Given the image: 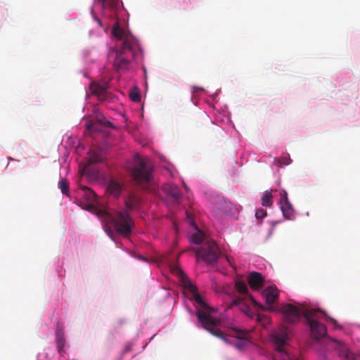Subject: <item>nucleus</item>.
Here are the masks:
<instances>
[{"mask_svg": "<svg viewBox=\"0 0 360 360\" xmlns=\"http://www.w3.org/2000/svg\"><path fill=\"white\" fill-rule=\"evenodd\" d=\"M82 190L86 201V210L94 212L105 223V231L108 236L110 237L113 236V231L110 226L113 227L115 231L120 235L128 236L131 233L134 222L127 211L111 213L106 209L98 208L96 193L88 187H83Z\"/></svg>", "mask_w": 360, "mask_h": 360, "instance_id": "obj_1", "label": "nucleus"}, {"mask_svg": "<svg viewBox=\"0 0 360 360\" xmlns=\"http://www.w3.org/2000/svg\"><path fill=\"white\" fill-rule=\"evenodd\" d=\"M171 271L179 277L182 286L191 292V299L197 304L196 316L202 326L213 335L227 342L226 337L218 328V325L220 323L219 320L213 316L215 312L214 309L205 302L202 297L198 293L196 285L190 281L179 266H172Z\"/></svg>", "mask_w": 360, "mask_h": 360, "instance_id": "obj_2", "label": "nucleus"}, {"mask_svg": "<svg viewBox=\"0 0 360 360\" xmlns=\"http://www.w3.org/2000/svg\"><path fill=\"white\" fill-rule=\"evenodd\" d=\"M112 34L117 40L122 41L121 46L115 51L114 68L118 72L127 71L131 60L140 51L139 41L129 31L121 27L118 20L112 27Z\"/></svg>", "mask_w": 360, "mask_h": 360, "instance_id": "obj_3", "label": "nucleus"}, {"mask_svg": "<svg viewBox=\"0 0 360 360\" xmlns=\"http://www.w3.org/2000/svg\"><path fill=\"white\" fill-rule=\"evenodd\" d=\"M304 316L310 326L311 334L313 338L319 340L324 337L327 333L326 326L319 323V320L324 318L326 321L331 323L335 328H339L338 321L327 316L326 314L319 309H307L303 311Z\"/></svg>", "mask_w": 360, "mask_h": 360, "instance_id": "obj_4", "label": "nucleus"}, {"mask_svg": "<svg viewBox=\"0 0 360 360\" xmlns=\"http://www.w3.org/2000/svg\"><path fill=\"white\" fill-rule=\"evenodd\" d=\"M153 170V165L148 159L138 155L134 156L131 174L138 184L144 186L150 183L152 179Z\"/></svg>", "mask_w": 360, "mask_h": 360, "instance_id": "obj_5", "label": "nucleus"}, {"mask_svg": "<svg viewBox=\"0 0 360 360\" xmlns=\"http://www.w3.org/2000/svg\"><path fill=\"white\" fill-rule=\"evenodd\" d=\"M195 253L198 259L201 258L205 263L212 264L217 262L219 250L214 240H207L195 250Z\"/></svg>", "mask_w": 360, "mask_h": 360, "instance_id": "obj_6", "label": "nucleus"}, {"mask_svg": "<svg viewBox=\"0 0 360 360\" xmlns=\"http://www.w3.org/2000/svg\"><path fill=\"white\" fill-rule=\"evenodd\" d=\"M297 307L292 304H283L278 310L283 315V319L286 323H295L300 321L301 315L304 316V309H309L304 305Z\"/></svg>", "mask_w": 360, "mask_h": 360, "instance_id": "obj_7", "label": "nucleus"}, {"mask_svg": "<svg viewBox=\"0 0 360 360\" xmlns=\"http://www.w3.org/2000/svg\"><path fill=\"white\" fill-rule=\"evenodd\" d=\"M328 349H335L338 355L345 360H360V354H354L352 353L342 342L335 340H331L328 342Z\"/></svg>", "mask_w": 360, "mask_h": 360, "instance_id": "obj_8", "label": "nucleus"}, {"mask_svg": "<svg viewBox=\"0 0 360 360\" xmlns=\"http://www.w3.org/2000/svg\"><path fill=\"white\" fill-rule=\"evenodd\" d=\"M233 336L236 338L233 342L235 347L238 350H243L251 343L250 340V332L247 330L233 328Z\"/></svg>", "mask_w": 360, "mask_h": 360, "instance_id": "obj_9", "label": "nucleus"}, {"mask_svg": "<svg viewBox=\"0 0 360 360\" xmlns=\"http://www.w3.org/2000/svg\"><path fill=\"white\" fill-rule=\"evenodd\" d=\"M98 4L103 14L108 18H112L120 8V0H95Z\"/></svg>", "mask_w": 360, "mask_h": 360, "instance_id": "obj_10", "label": "nucleus"}, {"mask_svg": "<svg viewBox=\"0 0 360 360\" xmlns=\"http://www.w3.org/2000/svg\"><path fill=\"white\" fill-rule=\"evenodd\" d=\"M262 296L265 298L266 303L271 305L278 299V289L274 286H269L263 290Z\"/></svg>", "mask_w": 360, "mask_h": 360, "instance_id": "obj_11", "label": "nucleus"}, {"mask_svg": "<svg viewBox=\"0 0 360 360\" xmlns=\"http://www.w3.org/2000/svg\"><path fill=\"white\" fill-rule=\"evenodd\" d=\"M248 282L251 288L257 290L263 286L264 278L260 273L252 271L248 276Z\"/></svg>", "mask_w": 360, "mask_h": 360, "instance_id": "obj_12", "label": "nucleus"}, {"mask_svg": "<svg viewBox=\"0 0 360 360\" xmlns=\"http://www.w3.org/2000/svg\"><path fill=\"white\" fill-rule=\"evenodd\" d=\"M90 90L91 94L96 96L100 101L107 99L108 91L105 86L93 82L90 85Z\"/></svg>", "mask_w": 360, "mask_h": 360, "instance_id": "obj_13", "label": "nucleus"}, {"mask_svg": "<svg viewBox=\"0 0 360 360\" xmlns=\"http://www.w3.org/2000/svg\"><path fill=\"white\" fill-rule=\"evenodd\" d=\"M232 306H239L240 309L243 311L249 318H255V312L247 305L243 298L237 297L232 301Z\"/></svg>", "mask_w": 360, "mask_h": 360, "instance_id": "obj_14", "label": "nucleus"}, {"mask_svg": "<svg viewBox=\"0 0 360 360\" xmlns=\"http://www.w3.org/2000/svg\"><path fill=\"white\" fill-rule=\"evenodd\" d=\"M164 189L172 198L175 203H179L181 193L177 186L172 184H167L164 186Z\"/></svg>", "mask_w": 360, "mask_h": 360, "instance_id": "obj_15", "label": "nucleus"}, {"mask_svg": "<svg viewBox=\"0 0 360 360\" xmlns=\"http://www.w3.org/2000/svg\"><path fill=\"white\" fill-rule=\"evenodd\" d=\"M280 207L285 219L288 220L293 219L295 210L290 201L280 204Z\"/></svg>", "mask_w": 360, "mask_h": 360, "instance_id": "obj_16", "label": "nucleus"}, {"mask_svg": "<svg viewBox=\"0 0 360 360\" xmlns=\"http://www.w3.org/2000/svg\"><path fill=\"white\" fill-rule=\"evenodd\" d=\"M104 158L100 150L91 149L89 152V163H98L103 161Z\"/></svg>", "mask_w": 360, "mask_h": 360, "instance_id": "obj_17", "label": "nucleus"}, {"mask_svg": "<svg viewBox=\"0 0 360 360\" xmlns=\"http://www.w3.org/2000/svg\"><path fill=\"white\" fill-rule=\"evenodd\" d=\"M141 201L140 198L134 194L131 193L125 200V204L129 210H134L137 207Z\"/></svg>", "mask_w": 360, "mask_h": 360, "instance_id": "obj_18", "label": "nucleus"}, {"mask_svg": "<svg viewBox=\"0 0 360 360\" xmlns=\"http://www.w3.org/2000/svg\"><path fill=\"white\" fill-rule=\"evenodd\" d=\"M262 205L264 207H271L273 205V195L271 193V191H266L262 194Z\"/></svg>", "mask_w": 360, "mask_h": 360, "instance_id": "obj_19", "label": "nucleus"}, {"mask_svg": "<svg viewBox=\"0 0 360 360\" xmlns=\"http://www.w3.org/2000/svg\"><path fill=\"white\" fill-rule=\"evenodd\" d=\"M235 287L240 295H245L250 299V296L251 295H249L247 285L244 281H237L235 283Z\"/></svg>", "mask_w": 360, "mask_h": 360, "instance_id": "obj_20", "label": "nucleus"}, {"mask_svg": "<svg viewBox=\"0 0 360 360\" xmlns=\"http://www.w3.org/2000/svg\"><path fill=\"white\" fill-rule=\"evenodd\" d=\"M121 185L115 181H110L108 186V192L114 196H118L121 192Z\"/></svg>", "mask_w": 360, "mask_h": 360, "instance_id": "obj_21", "label": "nucleus"}, {"mask_svg": "<svg viewBox=\"0 0 360 360\" xmlns=\"http://www.w3.org/2000/svg\"><path fill=\"white\" fill-rule=\"evenodd\" d=\"M259 323L262 324L263 326H266L271 323L270 318L264 314H255V318Z\"/></svg>", "mask_w": 360, "mask_h": 360, "instance_id": "obj_22", "label": "nucleus"}, {"mask_svg": "<svg viewBox=\"0 0 360 360\" xmlns=\"http://www.w3.org/2000/svg\"><path fill=\"white\" fill-rule=\"evenodd\" d=\"M250 300L255 306L259 307L263 311H278V308L276 307H274L271 305L266 307V306L258 304L252 296H250Z\"/></svg>", "mask_w": 360, "mask_h": 360, "instance_id": "obj_23", "label": "nucleus"}, {"mask_svg": "<svg viewBox=\"0 0 360 360\" xmlns=\"http://www.w3.org/2000/svg\"><path fill=\"white\" fill-rule=\"evenodd\" d=\"M58 186L61 191V192L65 194L68 195L69 193V184L68 181L66 179H62L58 183Z\"/></svg>", "mask_w": 360, "mask_h": 360, "instance_id": "obj_24", "label": "nucleus"}, {"mask_svg": "<svg viewBox=\"0 0 360 360\" xmlns=\"http://www.w3.org/2000/svg\"><path fill=\"white\" fill-rule=\"evenodd\" d=\"M191 242L195 244H200L203 240V233L200 231L193 233L191 236Z\"/></svg>", "mask_w": 360, "mask_h": 360, "instance_id": "obj_25", "label": "nucleus"}, {"mask_svg": "<svg viewBox=\"0 0 360 360\" xmlns=\"http://www.w3.org/2000/svg\"><path fill=\"white\" fill-rule=\"evenodd\" d=\"M129 98L134 102H139L141 101V95L137 89H134L129 93Z\"/></svg>", "mask_w": 360, "mask_h": 360, "instance_id": "obj_26", "label": "nucleus"}, {"mask_svg": "<svg viewBox=\"0 0 360 360\" xmlns=\"http://www.w3.org/2000/svg\"><path fill=\"white\" fill-rule=\"evenodd\" d=\"M267 214V212L265 210L262 208H259L255 212V217L257 219H262L264 218Z\"/></svg>", "mask_w": 360, "mask_h": 360, "instance_id": "obj_27", "label": "nucleus"}, {"mask_svg": "<svg viewBox=\"0 0 360 360\" xmlns=\"http://www.w3.org/2000/svg\"><path fill=\"white\" fill-rule=\"evenodd\" d=\"M289 202L288 193L285 190H282L280 193V204Z\"/></svg>", "mask_w": 360, "mask_h": 360, "instance_id": "obj_28", "label": "nucleus"}, {"mask_svg": "<svg viewBox=\"0 0 360 360\" xmlns=\"http://www.w3.org/2000/svg\"><path fill=\"white\" fill-rule=\"evenodd\" d=\"M57 345L59 352H61L65 346V340L63 337L58 338Z\"/></svg>", "mask_w": 360, "mask_h": 360, "instance_id": "obj_29", "label": "nucleus"}, {"mask_svg": "<svg viewBox=\"0 0 360 360\" xmlns=\"http://www.w3.org/2000/svg\"><path fill=\"white\" fill-rule=\"evenodd\" d=\"M91 15H92V16H93L94 19L95 20V21H96V22H98V25H99L101 27H103L102 22H101V19H100V18H98L95 15L94 11V10H93V9L91 10Z\"/></svg>", "mask_w": 360, "mask_h": 360, "instance_id": "obj_30", "label": "nucleus"}, {"mask_svg": "<svg viewBox=\"0 0 360 360\" xmlns=\"http://www.w3.org/2000/svg\"><path fill=\"white\" fill-rule=\"evenodd\" d=\"M87 129L89 130H93V131H96V130H98V127H96V124H88L87 126H86Z\"/></svg>", "mask_w": 360, "mask_h": 360, "instance_id": "obj_31", "label": "nucleus"}, {"mask_svg": "<svg viewBox=\"0 0 360 360\" xmlns=\"http://www.w3.org/2000/svg\"><path fill=\"white\" fill-rule=\"evenodd\" d=\"M105 125L110 124V122H105Z\"/></svg>", "mask_w": 360, "mask_h": 360, "instance_id": "obj_32", "label": "nucleus"}, {"mask_svg": "<svg viewBox=\"0 0 360 360\" xmlns=\"http://www.w3.org/2000/svg\"><path fill=\"white\" fill-rule=\"evenodd\" d=\"M284 164H285V165H288V164H289V162H288V161H285V162H284Z\"/></svg>", "mask_w": 360, "mask_h": 360, "instance_id": "obj_33", "label": "nucleus"}, {"mask_svg": "<svg viewBox=\"0 0 360 360\" xmlns=\"http://www.w3.org/2000/svg\"><path fill=\"white\" fill-rule=\"evenodd\" d=\"M186 214H187L188 217H190V215L187 211H186Z\"/></svg>", "mask_w": 360, "mask_h": 360, "instance_id": "obj_34", "label": "nucleus"}, {"mask_svg": "<svg viewBox=\"0 0 360 360\" xmlns=\"http://www.w3.org/2000/svg\"><path fill=\"white\" fill-rule=\"evenodd\" d=\"M141 259L144 260V261H146V259H145L144 257H141Z\"/></svg>", "mask_w": 360, "mask_h": 360, "instance_id": "obj_35", "label": "nucleus"}, {"mask_svg": "<svg viewBox=\"0 0 360 360\" xmlns=\"http://www.w3.org/2000/svg\"><path fill=\"white\" fill-rule=\"evenodd\" d=\"M288 160H290L289 158L288 159H285V161H288Z\"/></svg>", "mask_w": 360, "mask_h": 360, "instance_id": "obj_36", "label": "nucleus"}]
</instances>
